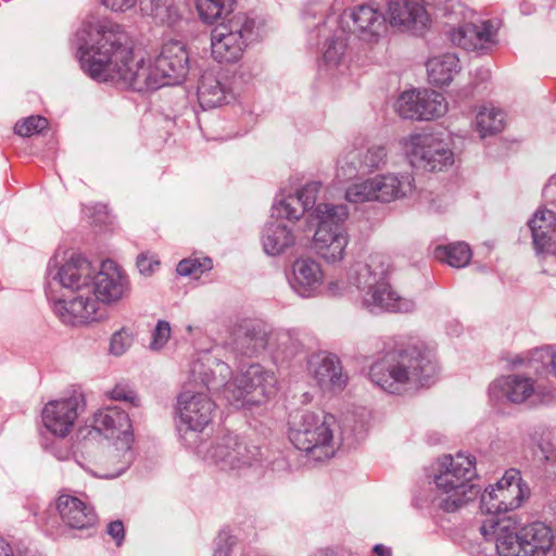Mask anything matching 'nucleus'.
<instances>
[{
	"label": "nucleus",
	"instance_id": "f257e3e1",
	"mask_svg": "<svg viewBox=\"0 0 556 556\" xmlns=\"http://www.w3.org/2000/svg\"><path fill=\"white\" fill-rule=\"evenodd\" d=\"M74 41L81 70L90 78L138 92L179 85L190 70L189 53L181 42L164 43L155 56L134 51L128 35L110 21L83 22Z\"/></svg>",
	"mask_w": 556,
	"mask_h": 556
},
{
	"label": "nucleus",
	"instance_id": "f03ea898",
	"mask_svg": "<svg viewBox=\"0 0 556 556\" xmlns=\"http://www.w3.org/2000/svg\"><path fill=\"white\" fill-rule=\"evenodd\" d=\"M229 365L219 358V351H204L190 365V382L201 383L207 390L223 387L226 401L237 407L260 405L277 392V378L260 364H251L231 381Z\"/></svg>",
	"mask_w": 556,
	"mask_h": 556
},
{
	"label": "nucleus",
	"instance_id": "7ed1b4c3",
	"mask_svg": "<svg viewBox=\"0 0 556 556\" xmlns=\"http://www.w3.org/2000/svg\"><path fill=\"white\" fill-rule=\"evenodd\" d=\"M94 267L80 256L73 255L54 274L49 263L46 293L53 301V312L68 325L98 320L99 301L91 295Z\"/></svg>",
	"mask_w": 556,
	"mask_h": 556
},
{
	"label": "nucleus",
	"instance_id": "20e7f679",
	"mask_svg": "<svg viewBox=\"0 0 556 556\" xmlns=\"http://www.w3.org/2000/svg\"><path fill=\"white\" fill-rule=\"evenodd\" d=\"M435 364L422 344H412L388 352L369 369L372 383L383 391L400 394L432 383Z\"/></svg>",
	"mask_w": 556,
	"mask_h": 556
},
{
	"label": "nucleus",
	"instance_id": "39448f33",
	"mask_svg": "<svg viewBox=\"0 0 556 556\" xmlns=\"http://www.w3.org/2000/svg\"><path fill=\"white\" fill-rule=\"evenodd\" d=\"M391 264L387 255H369L367 262L356 263L350 270L351 282L358 289L361 305L374 315L410 313L416 308L413 299L402 296L387 280Z\"/></svg>",
	"mask_w": 556,
	"mask_h": 556
},
{
	"label": "nucleus",
	"instance_id": "423d86ee",
	"mask_svg": "<svg viewBox=\"0 0 556 556\" xmlns=\"http://www.w3.org/2000/svg\"><path fill=\"white\" fill-rule=\"evenodd\" d=\"M475 464V457L464 453L438 459L430 500L432 508L454 513L479 494L480 490L471 482L476 476Z\"/></svg>",
	"mask_w": 556,
	"mask_h": 556
},
{
	"label": "nucleus",
	"instance_id": "0eeeda50",
	"mask_svg": "<svg viewBox=\"0 0 556 556\" xmlns=\"http://www.w3.org/2000/svg\"><path fill=\"white\" fill-rule=\"evenodd\" d=\"M336 417L325 412L298 410L289 418V439L309 458L323 462L337 451L334 440Z\"/></svg>",
	"mask_w": 556,
	"mask_h": 556
},
{
	"label": "nucleus",
	"instance_id": "6e6552de",
	"mask_svg": "<svg viewBox=\"0 0 556 556\" xmlns=\"http://www.w3.org/2000/svg\"><path fill=\"white\" fill-rule=\"evenodd\" d=\"M446 14L451 25V42L466 51L486 53L496 45L497 26L491 21L478 22L477 13L459 0H448Z\"/></svg>",
	"mask_w": 556,
	"mask_h": 556
},
{
	"label": "nucleus",
	"instance_id": "1a4fd4ad",
	"mask_svg": "<svg viewBox=\"0 0 556 556\" xmlns=\"http://www.w3.org/2000/svg\"><path fill=\"white\" fill-rule=\"evenodd\" d=\"M329 25L342 27L349 35H356L370 52L384 45L389 30V23L384 13L374 2L344 10L338 16L329 15Z\"/></svg>",
	"mask_w": 556,
	"mask_h": 556
},
{
	"label": "nucleus",
	"instance_id": "9d476101",
	"mask_svg": "<svg viewBox=\"0 0 556 556\" xmlns=\"http://www.w3.org/2000/svg\"><path fill=\"white\" fill-rule=\"evenodd\" d=\"M255 20L247 13H236L211 31L212 56L219 63L239 61L253 39Z\"/></svg>",
	"mask_w": 556,
	"mask_h": 556
},
{
	"label": "nucleus",
	"instance_id": "9b49d317",
	"mask_svg": "<svg viewBox=\"0 0 556 556\" xmlns=\"http://www.w3.org/2000/svg\"><path fill=\"white\" fill-rule=\"evenodd\" d=\"M318 226L314 236L316 252L327 262H338L344 256L348 236L343 224L349 211L343 204H318L315 208Z\"/></svg>",
	"mask_w": 556,
	"mask_h": 556
},
{
	"label": "nucleus",
	"instance_id": "f8f14e48",
	"mask_svg": "<svg viewBox=\"0 0 556 556\" xmlns=\"http://www.w3.org/2000/svg\"><path fill=\"white\" fill-rule=\"evenodd\" d=\"M215 409V403L204 392L187 389L179 394L177 429L187 447L194 450L200 444L201 432L211 424Z\"/></svg>",
	"mask_w": 556,
	"mask_h": 556
},
{
	"label": "nucleus",
	"instance_id": "ddd939ff",
	"mask_svg": "<svg viewBox=\"0 0 556 556\" xmlns=\"http://www.w3.org/2000/svg\"><path fill=\"white\" fill-rule=\"evenodd\" d=\"M194 450L204 460L218 466L222 470L251 466L258 462L261 456L258 446L233 434L224 435L210 445L201 441Z\"/></svg>",
	"mask_w": 556,
	"mask_h": 556
},
{
	"label": "nucleus",
	"instance_id": "4468645a",
	"mask_svg": "<svg viewBox=\"0 0 556 556\" xmlns=\"http://www.w3.org/2000/svg\"><path fill=\"white\" fill-rule=\"evenodd\" d=\"M409 164L417 169L441 172L454 163V153L439 136L430 132L413 134L404 141Z\"/></svg>",
	"mask_w": 556,
	"mask_h": 556
},
{
	"label": "nucleus",
	"instance_id": "2eb2a0df",
	"mask_svg": "<svg viewBox=\"0 0 556 556\" xmlns=\"http://www.w3.org/2000/svg\"><path fill=\"white\" fill-rule=\"evenodd\" d=\"M318 34L325 38L319 63V73L327 77L345 76L351 73L353 59L348 48L349 34L342 27L329 25V15L319 27Z\"/></svg>",
	"mask_w": 556,
	"mask_h": 556
},
{
	"label": "nucleus",
	"instance_id": "dca6fc26",
	"mask_svg": "<svg viewBox=\"0 0 556 556\" xmlns=\"http://www.w3.org/2000/svg\"><path fill=\"white\" fill-rule=\"evenodd\" d=\"M525 495L520 472L514 468L508 469L501 480L482 494L481 510L489 517L500 518V514L518 508Z\"/></svg>",
	"mask_w": 556,
	"mask_h": 556
},
{
	"label": "nucleus",
	"instance_id": "f3484780",
	"mask_svg": "<svg viewBox=\"0 0 556 556\" xmlns=\"http://www.w3.org/2000/svg\"><path fill=\"white\" fill-rule=\"evenodd\" d=\"M91 286V295L99 301L98 319L103 316L102 304L116 303L130 291L126 273L111 260L102 262L98 271L94 269Z\"/></svg>",
	"mask_w": 556,
	"mask_h": 556
},
{
	"label": "nucleus",
	"instance_id": "a211bd4d",
	"mask_svg": "<svg viewBox=\"0 0 556 556\" xmlns=\"http://www.w3.org/2000/svg\"><path fill=\"white\" fill-rule=\"evenodd\" d=\"M81 395L48 402L41 414L45 428L55 437L65 438L73 430L79 413L84 409Z\"/></svg>",
	"mask_w": 556,
	"mask_h": 556
},
{
	"label": "nucleus",
	"instance_id": "6ab92c4d",
	"mask_svg": "<svg viewBox=\"0 0 556 556\" xmlns=\"http://www.w3.org/2000/svg\"><path fill=\"white\" fill-rule=\"evenodd\" d=\"M480 532L485 540L495 542L500 556H523L520 530L511 518L488 517L482 521Z\"/></svg>",
	"mask_w": 556,
	"mask_h": 556
},
{
	"label": "nucleus",
	"instance_id": "aec40b11",
	"mask_svg": "<svg viewBox=\"0 0 556 556\" xmlns=\"http://www.w3.org/2000/svg\"><path fill=\"white\" fill-rule=\"evenodd\" d=\"M489 396L493 403L510 402L521 404L541 396L540 388L532 378L520 375H508L495 380L489 388Z\"/></svg>",
	"mask_w": 556,
	"mask_h": 556
},
{
	"label": "nucleus",
	"instance_id": "412c9836",
	"mask_svg": "<svg viewBox=\"0 0 556 556\" xmlns=\"http://www.w3.org/2000/svg\"><path fill=\"white\" fill-rule=\"evenodd\" d=\"M389 24L401 30L424 34L431 18L424 4L416 0H393L388 4Z\"/></svg>",
	"mask_w": 556,
	"mask_h": 556
},
{
	"label": "nucleus",
	"instance_id": "4be33fe9",
	"mask_svg": "<svg viewBox=\"0 0 556 556\" xmlns=\"http://www.w3.org/2000/svg\"><path fill=\"white\" fill-rule=\"evenodd\" d=\"M325 275L320 264L311 257H300L291 268L289 283L302 298H313L321 293Z\"/></svg>",
	"mask_w": 556,
	"mask_h": 556
},
{
	"label": "nucleus",
	"instance_id": "5701e85b",
	"mask_svg": "<svg viewBox=\"0 0 556 556\" xmlns=\"http://www.w3.org/2000/svg\"><path fill=\"white\" fill-rule=\"evenodd\" d=\"M320 184L312 181L306 184L295 194L276 201L271 208V218L287 219L289 222L299 219L304 213L313 210L312 215L316 216L314 207Z\"/></svg>",
	"mask_w": 556,
	"mask_h": 556
},
{
	"label": "nucleus",
	"instance_id": "b1692460",
	"mask_svg": "<svg viewBox=\"0 0 556 556\" xmlns=\"http://www.w3.org/2000/svg\"><path fill=\"white\" fill-rule=\"evenodd\" d=\"M93 427L97 431L125 446L132 444V427L129 416L116 406L99 409L93 416Z\"/></svg>",
	"mask_w": 556,
	"mask_h": 556
},
{
	"label": "nucleus",
	"instance_id": "393cba45",
	"mask_svg": "<svg viewBox=\"0 0 556 556\" xmlns=\"http://www.w3.org/2000/svg\"><path fill=\"white\" fill-rule=\"evenodd\" d=\"M533 245L541 257L556 261V214L546 208H539L529 222Z\"/></svg>",
	"mask_w": 556,
	"mask_h": 556
},
{
	"label": "nucleus",
	"instance_id": "a878e982",
	"mask_svg": "<svg viewBox=\"0 0 556 556\" xmlns=\"http://www.w3.org/2000/svg\"><path fill=\"white\" fill-rule=\"evenodd\" d=\"M314 378L324 392H341L348 376L343 372L340 359L334 354L317 355L311 361Z\"/></svg>",
	"mask_w": 556,
	"mask_h": 556
},
{
	"label": "nucleus",
	"instance_id": "bb28decb",
	"mask_svg": "<svg viewBox=\"0 0 556 556\" xmlns=\"http://www.w3.org/2000/svg\"><path fill=\"white\" fill-rule=\"evenodd\" d=\"M55 508L63 523L72 529H85L97 522L93 507L80 497L71 494H61Z\"/></svg>",
	"mask_w": 556,
	"mask_h": 556
},
{
	"label": "nucleus",
	"instance_id": "cd10ccee",
	"mask_svg": "<svg viewBox=\"0 0 556 556\" xmlns=\"http://www.w3.org/2000/svg\"><path fill=\"white\" fill-rule=\"evenodd\" d=\"M376 199L381 202H390L395 199L405 198L414 191V178L410 174H387L374 177Z\"/></svg>",
	"mask_w": 556,
	"mask_h": 556
},
{
	"label": "nucleus",
	"instance_id": "c85d7f7f",
	"mask_svg": "<svg viewBox=\"0 0 556 556\" xmlns=\"http://www.w3.org/2000/svg\"><path fill=\"white\" fill-rule=\"evenodd\" d=\"M264 251L268 255H278L291 248L295 242L292 229L280 218L266 224L262 237Z\"/></svg>",
	"mask_w": 556,
	"mask_h": 556
},
{
	"label": "nucleus",
	"instance_id": "c756f323",
	"mask_svg": "<svg viewBox=\"0 0 556 556\" xmlns=\"http://www.w3.org/2000/svg\"><path fill=\"white\" fill-rule=\"evenodd\" d=\"M232 98L230 89L216 75L206 72L198 86V99L203 109H213L229 102Z\"/></svg>",
	"mask_w": 556,
	"mask_h": 556
},
{
	"label": "nucleus",
	"instance_id": "7c9ffc66",
	"mask_svg": "<svg viewBox=\"0 0 556 556\" xmlns=\"http://www.w3.org/2000/svg\"><path fill=\"white\" fill-rule=\"evenodd\" d=\"M523 542V556H540L553 545L554 534L549 527L542 522H533L520 529Z\"/></svg>",
	"mask_w": 556,
	"mask_h": 556
},
{
	"label": "nucleus",
	"instance_id": "2f4dec72",
	"mask_svg": "<svg viewBox=\"0 0 556 556\" xmlns=\"http://www.w3.org/2000/svg\"><path fill=\"white\" fill-rule=\"evenodd\" d=\"M271 337L260 326L245 325L235 334L233 349L242 355L254 356L264 351Z\"/></svg>",
	"mask_w": 556,
	"mask_h": 556
},
{
	"label": "nucleus",
	"instance_id": "473e14b6",
	"mask_svg": "<svg viewBox=\"0 0 556 556\" xmlns=\"http://www.w3.org/2000/svg\"><path fill=\"white\" fill-rule=\"evenodd\" d=\"M426 66L430 84L439 87L448 85L460 70L459 59L455 53L430 58Z\"/></svg>",
	"mask_w": 556,
	"mask_h": 556
},
{
	"label": "nucleus",
	"instance_id": "72a5a7b5",
	"mask_svg": "<svg viewBox=\"0 0 556 556\" xmlns=\"http://www.w3.org/2000/svg\"><path fill=\"white\" fill-rule=\"evenodd\" d=\"M132 462L131 444L125 446L116 442L115 447L109 451L101 468L94 475L105 479H113L121 476Z\"/></svg>",
	"mask_w": 556,
	"mask_h": 556
},
{
	"label": "nucleus",
	"instance_id": "f704fd0d",
	"mask_svg": "<svg viewBox=\"0 0 556 556\" xmlns=\"http://www.w3.org/2000/svg\"><path fill=\"white\" fill-rule=\"evenodd\" d=\"M180 3L181 0H140V9L156 23L173 25L181 16Z\"/></svg>",
	"mask_w": 556,
	"mask_h": 556
},
{
	"label": "nucleus",
	"instance_id": "c9c22d12",
	"mask_svg": "<svg viewBox=\"0 0 556 556\" xmlns=\"http://www.w3.org/2000/svg\"><path fill=\"white\" fill-rule=\"evenodd\" d=\"M435 260L447 265L462 268L471 260L472 253L470 247L465 242H455L446 245H437L433 250Z\"/></svg>",
	"mask_w": 556,
	"mask_h": 556
},
{
	"label": "nucleus",
	"instance_id": "e433bc0d",
	"mask_svg": "<svg viewBox=\"0 0 556 556\" xmlns=\"http://www.w3.org/2000/svg\"><path fill=\"white\" fill-rule=\"evenodd\" d=\"M235 3L236 0H195V8L203 23L214 24L218 20H227Z\"/></svg>",
	"mask_w": 556,
	"mask_h": 556
},
{
	"label": "nucleus",
	"instance_id": "4c0bfd02",
	"mask_svg": "<svg viewBox=\"0 0 556 556\" xmlns=\"http://www.w3.org/2000/svg\"><path fill=\"white\" fill-rule=\"evenodd\" d=\"M417 119H434L443 116L447 111V103L443 94L433 90H421Z\"/></svg>",
	"mask_w": 556,
	"mask_h": 556
},
{
	"label": "nucleus",
	"instance_id": "58836bf2",
	"mask_svg": "<svg viewBox=\"0 0 556 556\" xmlns=\"http://www.w3.org/2000/svg\"><path fill=\"white\" fill-rule=\"evenodd\" d=\"M505 114L503 111L483 106L476 116V127L481 137L494 135L504 128Z\"/></svg>",
	"mask_w": 556,
	"mask_h": 556
},
{
	"label": "nucleus",
	"instance_id": "ea45409f",
	"mask_svg": "<svg viewBox=\"0 0 556 556\" xmlns=\"http://www.w3.org/2000/svg\"><path fill=\"white\" fill-rule=\"evenodd\" d=\"M362 151L358 149H351L340 155L337 162L336 179L339 182L353 180L359 174H365L361 168Z\"/></svg>",
	"mask_w": 556,
	"mask_h": 556
},
{
	"label": "nucleus",
	"instance_id": "a19ab883",
	"mask_svg": "<svg viewBox=\"0 0 556 556\" xmlns=\"http://www.w3.org/2000/svg\"><path fill=\"white\" fill-rule=\"evenodd\" d=\"M421 90H407L400 94L395 102V111L403 118L417 119Z\"/></svg>",
	"mask_w": 556,
	"mask_h": 556
},
{
	"label": "nucleus",
	"instance_id": "79ce46f5",
	"mask_svg": "<svg viewBox=\"0 0 556 556\" xmlns=\"http://www.w3.org/2000/svg\"><path fill=\"white\" fill-rule=\"evenodd\" d=\"M375 186L374 177L353 182L345 190V199L351 203L377 201Z\"/></svg>",
	"mask_w": 556,
	"mask_h": 556
},
{
	"label": "nucleus",
	"instance_id": "37998d69",
	"mask_svg": "<svg viewBox=\"0 0 556 556\" xmlns=\"http://www.w3.org/2000/svg\"><path fill=\"white\" fill-rule=\"evenodd\" d=\"M268 337H271V340L268 345H271L273 341L275 340V343L277 345V356L281 355L282 358H290L294 356L300 350L299 341L295 338H293V336L289 331H280L275 336L269 334Z\"/></svg>",
	"mask_w": 556,
	"mask_h": 556
},
{
	"label": "nucleus",
	"instance_id": "c03bdc74",
	"mask_svg": "<svg viewBox=\"0 0 556 556\" xmlns=\"http://www.w3.org/2000/svg\"><path fill=\"white\" fill-rule=\"evenodd\" d=\"M361 155V168H363L364 173H369L376 168H379L380 165L384 164L387 152L386 148L382 146H372L366 150V153Z\"/></svg>",
	"mask_w": 556,
	"mask_h": 556
},
{
	"label": "nucleus",
	"instance_id": "a18cd8bd",
	"mask_svg": "<svg viewBox=\"0 0 556 556\" xmlns=\"http://www.w3.org/2000/svg\"><path fill=\"white\" fill-rule=\"evenodd\" d=\"M212 266V260L208 257H204L202 260L185 258L178 263L177 273L180 276L194 275L198 277L204 271L210 270Z\"/></svg>",
	"mask_w": 556,
	"mask_h": 556
},
{
	"label": "nucleus",
	"instance_id": "49530a36",
	"mask_svg": "<svg viewBox=\"0 0 556 556\" xmlns=\"http://www.w3.org/2000/svg\"><path fill=\"white\" fill-rule=\"evenodd\" d=\"M134 341L132 332L129 329L122 328L115 331L110 340L109 352L114 356L124 355L131 346Z\"/></svg>",
	"mask_w": 556,
	"mask_h": 556
},
{
	"label": "nucleus",
	"instance_id": "de8ad7c7",
	"mask_svg": "<svg viewBox=\"0 0 556 556\" xmlns=\"http://www.w3.org/2000/svg\"><path fill=\"white\" fill-rule=\"evenodd\" d=\"M47 118L33 115L15 124V132L22 137H29L35 134L41 132L48 127Z\"/></svg>",
	"mask_w": 556,
	"mask_h": 556
},
{
	"label": "nucleus",
	"instance_id": "09e8293b",
	"mask_svg": "<svg viewBox=\"0 0 556 556\" xmlns=\"http://www.w3.org/2000/svg\"><path fill=\"white\" fill-rule=\"evenodd\" d=\"M170 332L172 329L169 323L165 320H159L152 332L150 349L153 351L163 349L170 337Z\"/></svg>",
	"mask_w": 556,
	"mask_h": 556
},
{
	"label": "nucleus",
	"instance_id": "8fccbe9b",
	"mask_svg": "<svg viewBox=\"0 0 556 556\" xmlns=\"http://www.w3.org/2000/svg\"><path fill=\"white\" fill-rule=\"evenodd\" d=\"M109 397L114 401H124L134 406L139 405V399L136 392L127 383H117L109 393Z\"/></svg>",
	"mask_w": 556,
	"mask_h": 556
},
{
	"label": "nucleus",
	"instance_id": "3c124183",
	"mask_svg": "<svg viewBox=\"0 0 556 556\" xmlns=\"http://www.w3.org/2000/svg\"><path fill=\"white\" fill-rule=\"evenodd\" d=\"M236 539L227 530H222L216 539V548L213 556H230L231 547L235 545Z\"/></svg>",
	"mask_w": 556,
	"mask_h": 556
},
{
	"label": "nucleus",
	"instance_id": "603ef678",
	"mask_svg": "<svg viewBox=\"0 0 556 556\" xmlns=\"http://www.w3.org/2000/svg\"><path fill=\"white\" fill-rule=\"evenodd\" d=\"M540 452V458L545 462V470L552 475H556V450L553 444H541Z\"/></svg>",
	"mask_w": 556,
	"mask_h": 556
},
{
	"label": "nucleus",
	"instance_id": "864d4df0",
	"mask_svg": "<svg viewBox=\"0 0 556 556\" xmlns=\"http://www.w3.org/2000/svg\"><path fill=\"white\" fill-rule=\"evenodd\" d=\"M159 260L153 255L142 253L137 258V267L143 275H151L159 267Z\"/></svg>",
	"mask_w": 556,
	"mask_h": 556
},
{
	"label": "nucleus",
	"instance_id": "5fc2aeb1",
	"mask_svg": "<svg viewBox=\"0 0 556 556\" xmlns=\"http://www.w3.org/2000/svg\"><path fill=\"white\" fill-rule=\"evenodd\" d=\"M108 533L115 540L116 544L119 546L124 540V525L122 521L116 520L112 521L108 526Z\"/></svg>",
	"mask_w": 556,
	"mask_h": 556
},
{
	"label": "nucleus",
	"instance_id": "6e6d98bb",
	"mask_svg": "<svg viewBox=\"0 0 556 556\" xmlns=\"http://www.w3.org/2000/svg\"><path fill=\"white\" fill-rule=\"evenodd\" d=\"M102 3L112 11H126L131 9L137 0H101Z\"/></svg>",
	"mask_w": 556,
	"mask_h": 556
},
{
	"label": "nucleus",
	"instance_id": "4d7b16f0",
	"mask_svg": "<svg viewBox=\"0 0 556 556\" xmlns=\"http://www.w3.org/2000/svg\"><path fill=\"white\" fill-rule=\"evenodd\" d=\"M543 197L547 202H556V174L544 186Z\"/></svg>",
	"mask_w": 556,
	"mask_h": 556
},
{
	"label": "nucleus",
	"instance_id": "13d9d810",
	"mask_svg": "<svg viewBox=\"0 0 556 556\" xmlns=\"http://www.w3.org/2000/svg\"><path fill=\"white\" fill-rule=\"evenodd\" d=\"M328 292L331 295H340L344 293V287L340 286L338 281H331L328 285Z\"/></svg>",
	"mask_w": 556,
	"mask_h": 556
},
{
	"label": "nucleus",
	"instance_id": "bf43d9fd",
	"mask_svg": "<svg viewBox=\"0 0 556 556\" xmlns=\"http://www.w3.org/2000/svg\"><path fill=\"white\" fill-rule=\"evenodd\" d=\"M0 556H13V549L9 543L0 538Z\"/></svg>",
	"mask_w": 556,
	"mask_h": 556
},
{
	"label": "nucleus",
	"instance_id": "052dcab7",
	"mask_svg": "<svg viewBox=\"0 0 556 556\" xmlns=\"http://www.w3.org/2000/svg\"><path fill=\"white\" fill-rule=\"evenodd\" d=\"M374 552L378 555V556H389L391 554L390 549L387 548L384 545L382 544H377L375 547H374Z\"/></svg>",
	"mask_w": 556,
	"mask_h": 556
},
{
	"label": "nucleus",
	"instance_id": "680f3d73",
	"mask_svg": "<svg viewBox=\"0 0 556 556\" xmlns=\"http://www.w3.org/2000/svg\"><path fill=\"white\" fill-rule=\"evenodd\" d=\"M315 556H329L328 549L318 551Z\"/></svg>",
	"mask_w": 556,
	"mask_h": 556
},
{
	"label": "nucleus",
	"instance_id": "e2e57ef3",
	"mask_svg": "<svg viewBox=\"0 0 556 556\" xmlns=\"http://www.w3.org/2000/svg\"><path fill=\"white\" fill-rule=\"evenodd\" d=\"M187 331H188L189 333H191V332H192V326H190V325H189V326H187Z\"/></svg>",
	"mask_w": 556,
	"mask_h": 556
}]
</instances>
